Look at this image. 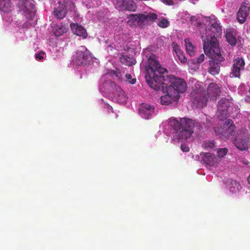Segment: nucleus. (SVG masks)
<instances>
[{"mask_svg":"<svg viewBox=\"0 0 250 250\" xmlns=\"http://www.w3.org/2000/svg\"><path fill=\"white\" fill-rule=\"evenodd\" d=\"M146 70V80L151 88L159 91L164 87V74L167 73V71L161 66L155 55L150 56L148 59Z\"/></svg>","mask_w":250,"mask_h":250,"instance_id":"nucleus-1","label":"nucleus"},{"mask_svg":"<svg viewBox=\"0 0 250 250\" xmlns=\"http://www.w3.org/2000/svg\"><path fill=\"white\" fill-rule=\"evenodd\" d=\"M204 50L210 60L209 61L208 72L212 75H216L219 73L220 70V64L225 60L221 54L220 48H212L208 46V43L204 45Z\"/></svg>","mask_w":250,"mask_h":250,"instance_id":"nucleus-2","label":"nucleus"},{"mask_svg":"<svg viewBox=\"0 0 250 250\" xmlns=\"http://www.w3.org/2000/svg\"><path fill=\"white\" fill-rule=\"evenodd\" d=\"M206 33L201 32V38L203 39V48L206 43L208 44V46L212 48H220L217 40V37L221 36L222 29L217 21L215 19L211 23V25L208 28L206 29Z\"/></svg>","mask_w":250,"mask_h":250,"instance_id":"nucleus-3","label":"nucleus"},{"mask_svg":"<svg viewBox=\"0 0 250 250\" xmlns=\"http://www.w3.org/2000/svg\"><path fill=\"white\" fill-rule=\"evenodd\" d=\"M181 128L177 135V139L183 140L189 138L193 134L195 127L193 120L187 118H181Z\"/></svg>","mask_w":250,"mask_h":250,"instance_id":"nucleus-4","label":"nucleus"},{"mask_svg":"<svg viewBox=\"0 0 250 250\" xmlns=\"http://www.w3.org/2000/svg\"><path fill=\"white\" fill-rule=\"evenodd\" d=\"M92 60L91 53L85 46H81L73 55V61L77 65L86 64Z\"/></svg>","mask_w":250,"mask_h":250,"instance_id":"nucleus-5","label":"nucleus"},{"mask_svg":"<svg viewBox=\"0 0 250 250\" xmlns=\"http://www.w3.org/2000/svg\"><path fill=\"white\" fill-rule=\"evenodd\" d=\"M190 97L191 102L198 108L205 107L208 100L203 87H200L197 90H194L191 93Z\"/></svg>","mask_w":250,"mask_h":250,"instance_id":"nucleus-6","label":"nucleus"},{"mask_svg":"<svg viewBox=\"0 0 250 250\" xmlns=\"http://www.w3.org/2000/svg\"><path fill=\"white\" fill-rule=\"evenodd\" d=\"M18 7L22 14L28 20L35 16L36 10L34 4L28 0H20Z\"/></svg>","mask_w":250,"mask_h":250,"instance_id":"nucleus-7","label":"nucleus"},{"mask_svg":"<svg viewBox=\"0 0 250 250\" xmlns=\"http://www.w3.org/2000/svg\"><path fill=\"white\" fill-rule=\"evenodd\" d=\"M233 144L241 150H244L250 147V135L248 132H240L234 138Z\"/></svg>","mask_w":250,"mask_h":250,"instance_id":"nucleus-8","label":"nucleus"},{"mask_svg":"<svg viewBox=\"0 0 250 250\" xmlns=\"http://www.w3.org/2000/svg\"><path fill=\"white\" fill-rule=\"evenodd\" d=\"M68 7L70 8V10H73L75 6L70 0H67L62 4L59 3V5L53 11L54 16L58 19H63L66 15Z\"/></svg>","mask_w":250,"mask_h":250,"instance_id":"nucleus-9","label":"nucleus"},{"mask_svg":"<svg viewBox=\"0 0 250 250\" xmlns=\"http://www.w3.org/2000/svg\"><path fill=\"white\" fill-rule=\"evenodd\" d=\"M186 83L183 79L174 78L171 80V84L167 86V89L173 93H184L187 88Z\"/></svg>","mask_w":250,"mask_h":250,"instance_id":"nucleus-10","label":"nucleus"},{"mask_svg":"<svg viewBox=\"0 0 250 250\" xmlns=\"http://www.w3.org/2000/svg\"><path fill=\"white\" fill-rule=\"evenodd\" d=\"M115 6L122 11L134 12L137 9V5L133 0H116Z\"/></svg>","mask_w":250,"mask_h":250,"instance_id":"nucleus-11","label":"nucleus"},{"mask_svg":"<svg viewBox=\"0 0 250 250\" xmlns=\"http://www.w3.org/2000/svg\"><path fill=\"white\" fill-rule=\"evenodd\" d=\"M164 88H167V94L161 97V103L164 105H168L171 103L172 101H176L178 100L179 98V95L176 93H173L171 91L167 89V87L166 84L164 83V87L161 88L162 90H164Z\"/></svg>","mask_w":250,"mask_h":250,"instance_id":"nucleus-12","label":"nucleus"},{"mask_svg":"<svg viewBox=\"0 0 250 250\" xmlns=\"http://www.w3.org/2000/svg\"><path fill=\"white\" fill-rule=\"evenodd\" d=\"M207 93L208 99L215 100L220 93V87L217 83H211L208 86Z\"/></svg>","mask_w":250,"mask_h":250,"instance_id":"nucleus-13","label":"nucleus"},{"mask_svg":"<svg viewBox=\"0 0 250 250\" xmlns=\"http://www.w3.org/2000/svg\"><path fill=\"white\" fill-rule=\"evenodd\" d=\"M155 107L149 104L143 103L141 104L139 109V113L141 117L146 119H149L153 113Z\"/></svg>","mask_w":250,"mask_h":250,"instance_id":"nucleus-14","label":"nucleus"},{"mask_svg":"<svg viewBox=\"0 0 250 250\" xmlns=\"http://www.w3.org/2000/svg\"><path fill=\"white\" fill-rule=\"evenodd\" d=\"M201 156H202L203 162L210 166L216 167L219 163L218 159L213 154L202 152Z\"/></svg>","mask_w":250,"mask_h":250,"instance_id":"nucleus-15","label":"nucleus"},{"mask_svg":"<svg viewBox=\"0 0 250 250\" xmlns=\"http://www.w3.org/2000/svg\"><path fill=\"white\" fill-rule=\"evenodd\" d=\"M224 131L222 132L223 135L225 137H229V136L234 135L236 127L233 123V122L230 120H228L223 125Z\"/></svg>","mask_w":250,"mask_h":250,"instance_id":"nucleus-16","label":"nucleus"},{"mask_svg":"<svg viewBox=\"0 0 250 250\" xmlns=\"http://www.w3.org/2000/svg\"><path fill=\"white\" fill-rule=\"evenodd\" d=\"M70 26L72 32L76 35L82 37L83 39H85L87 37L86 30L81 25L76 23H72Z\"/></svg>","mask_w":250,"mask_h":250,"instance_id":"nucleus-17","label":"nucleus"},{"mask_svg":"<svg viewBox=\"0 0 250 250\" xmlns=\"http://www.w3.org/2000/svg\"><path fill=\"white\" fill-rule=\"evenodd\" d=\"M249 8L246 6H241L237 13V19L240 23H243L248 16Z\"/></svg>","mask_w":250,"mask_h":250,"instance_id":"nucleus-18","label":"nucleus"},{"mask_svg":"<svg viewBox=\"0 0 250 250\" xmlns=\"http://www.w3.org/2000/svg\"><path fill=\"white\" fill-rule=\"evenodd\" d=\"M113 100L117 103L123 104L126 102L127 97L125 92L121 88L118 87L114 94Z\"/></svg>","mask_w":250,"mask_h":250,"instance_id":"nucleus-19","label":"nucleus"},{"mask_svg":"<svg viewBox=\"0 0 250 250\" xmlns=\"http://www.w3.org/2000/svg\"><path fill=\"white\" fill-rule=\"evenodd\" d=\"M128 18L138 25L145 24L144 14H130Z\"/></svg>","mask_w":250,"mask_h":250,"instance_id":"nucleus-20","label":"nucleus"},{"mask_svg":"<svg viewBox=\"0 0 250 250\" xmlns=\"http://www.w3.org/2000/svg\"><path fill=\"white\" fill-rule=\"evenodd\" d=\"M120 61L122 64L129 66L136 63V60L127 54H122L120 57Z\"/></svg>","mask_w":250,"mask_h":250,"instance_id":"nucleus-21","label":"nucleus"},{"mask_svg":"<svg viewBox=\"0 0 250 250\" xmlns=\"http://www.w3.org/2000/svg\"><path fill=\"white\" fill-rule=\"evenodd\" d=\"M12 3L10 0H0V10L5 13L11 11Z\"/></svg>","mask_w":250,"mask_h":250,"instance_id":"nucleus-22","label":"nucleus"},{"mask_svg":"<svg viewBox=\"0 0 250 250\" xmlns=\"http://www.w3.org/2000/svg\"><path fill=\"white\" fill-rule=\"evenodd\" d=\"M168 123L177 135L180 130H181V119L179 121L175 118L171 117L169 119Z\"/></svg>","mask_w":250,"mask_h":250,"instance_id":"nucleus-23","label":"nucleus"},{"mask_svg":"<svg viewBox=\"0 0 250 250\" xmlns=\"http://www.w3.org/2000/svg\"><path fill=\"white\" fill-rule=\"evenodd\" d=\"M67 31V28L65 25H55L53 26L52 32L57 37L61 36Z\"/></svg>","mask_w":250,"mask_h":250,"instance_id":"nucleus-24","label":"nucleus"},{"mask_svg":"<svg viewBox=\"0 0 250 250\" xmlns=\"http://www.w3.org/2000/svg\"><path fill=\"white\" fill-rule=\"evenodd\" d=\"M230 102L228 99L223 98L221 99L218 103L217 108L218 109H224L228 110L229 107L230 106Z\"/></svg>","mask_w":250,"mask_h":250,"instance_id":"nucleus-25","label":"nucleus"},{"mask_svg":"<svg viewBox=\"0 0 250 250\" xmlns=\"http://www.w3.org/2000/svg\"><path fill=\"white\" fill-rule=\"evenodd\" d=\"M185 45L187 52L190 56H193L195 55V47L191 43L188 38L185 40Z\"/></svg>","mask_w":250,"mask_h":250,"instance_id":"nucleus-26","label":"nucleus"},{"mask_svg":"<svg viewBox=\"0 0 250 250\" xmlns=\"http://www.w3.org/2000/svg\"><path fill=\"white\" fill-rule=\"evenodd\" d=\"M157 15L154 13L144 14L145 24H152L157 18Z\"/></svg>","mask_w":250,"mask_h":250,"instance_id":"nucleus-27","label":"nucleus"},{"mask_svg":"<svg viewBox=\"0 0 250 250\" xmlns=\"http://www.w3.org/2000/svg\"><path fill=\"white\" fill-rule=\"evenodd\" d=\"M229 114L230 113L228 110L224 109L220 110V109H218L216 112L217 117L221 121H223L228 118V117H229Z\"/></svg>","mask_w":250,"mask_h":250,"instance_id":"nucleus-28","label":"nucleus"},{"mask_svg":"<svg viewBox=\"0 0 250 250\" xmlns=\"http://www.w3.org/2000/svg\"><path fill=\"white\" fill-rule=\"evenodd\" d=\"M245 65V62L243 58L237 57L233 60V66L243 70Z\"/></svg>","mask_w":250,"mask_h":250,"instance_id":"nucleus-29","label":"nucleus"},{"mask_svg":"<svg viewBox=\"0 0 250 250\" xmlns=\"http://www.w3.org/2000/svg\"><path fill=\"white\" fill-rule=\"evenodd\" d=\"M157 25L161 28H165L169 26V21L167 19L162 17L158 19Z\"/></svg>","mask_w":250,"mask_h":250,"instance_id":"nucleus-30","label":"nucleus"},{"mask_svg":"<svg viewBox=\"0 0 250 250\" xmlns=\"http://www.w3.org/2000/svg\"><path fill=\"white\" fill-rule=\"evenodd\" d=\"M226 38L227 42L232 46L235 45L236 43L235 37L231 32H227Z\"/></svg>","mask_w":250,"mask_h":250,"instance_id":"nucleus-31","label":"nucleus"},{"mask_svg":"<svg viewBox=\"0 0 250 250\" xmlns=\"http://www.w3.org/2000/svg\"><path fill=\"white\" fill-rule=\"evenodd\" d=\"M242 69H239V68H236L234 66H232L231 68V71L230 74V77H234V78H239L240 77V71Z\"/></svg>","mask_w":250,"mask_h":250,"instance_id":"nucleus-32","label":"nucleus"},{"mask_svg":"<svg viewBox=\"0 0 250 250\" xmlns=\"http://www.w3.org/2000/svg\"><path fill=\"white\" fill-rule=\"evenodd\" d=\"M228 148L224 147L222 148H219L217 151V155L219 158H222L224 157L228 153Z\"/></svg>","mask_w":250,"mask_h":250,"instance_id":"nucleus-33","label":"nucleus"},{"mask_svg":"<svg viewBox=\"0 0 250 250\" xmlns=\"http://www.w3.org/2000/svg\"><path fill=\"white\" fill-rule=\"evenodd\" d=\"M125 81H127L130 84H134L136 83V80L135 78H132L131 74L126 73L125 75Z\"/></svg>","mask_w":250,"mask_h":250,"instance_id":"nucleus-34","label":"nucleus"},{"mask_svg":"<svg viewBox=\"0 0 250 250\" xmlns=\"http://www.w3.org/2000/svg\"><path fill=\"white\" fill-rule=\"evenodd\" d=\"M227 184L228 185H231L232 187H233L234 188H238L240 187V184L234 180L229 179L228 180Z\"/></svg>","mask_w":250,"mask_h":250,"instance_id":"nucleus-35","label":"nucleus"},{"mask_svg":"<svg viewBox=\"0 0 250 250\" xmlns=\"http://www.w3.org/2000/svg\"><path fill=\"white\" fill-rule=\"evenodd\" d=\"M177 58H178V59L179 60V61L182 62V63H185L187 62V58H186V57L185 56V55L183 54L182 51L180 53H178V54L177 55H176Z\"/></svg>","mask_w":250,"mask_h":250,"instance_id":"nucleus-36","label":"nucleus"},{"mask_svg":"<svg viewBox=\"0 0 250 250\" xmlns=\"http://www.w3.org/2000/svg\"><path fill=\"white\" fill-rule=\"evenodd\" d=\"M172 45L173 51L175 52L176 55H177L179 52L180 53L182 52L181 49L179 48V46L175 42H173Z\"/></svg>","mask_w":250,"mask_h":250,"instance_id":"nucleus-37","label":"nucleus"},{"mask_svg":"<svg viewBox=\"0 0 250 250\" xmlns=\"http://www.w3.org/2000/svg\"><path fill=\"white\" fill-rule=\"evenodd\" d=\"M44 52L42 51L39 53L36 54L35 58L37 60H42L43 59Z\"/></svg>","mask_w":250,"mask_h":250,"instance_id":"nucleus-38","label":"nucleus"},{"mask_svg":"<svg viewBox=\"0 0 250 250\" xmlns=\"http://www.w3.org/2000/svg\"><path fill=\"white\" fill-rule=\"evenodd\" d=\"M113 73L115 74V76L118 80H122V74L119 70L116 71H113Z\"/></svg>","mask_w":250,"mask_h":250,"instance_id":"nucleus-39","label":"nucleus"},{"mask_svg":"<svg viewBox=\"0 0 250 250\" xmlns=\"http://www.w3.org/2000/svg\"><path fill=\"white\" fill-rule=\"evenodd\" d=\"M181 149L183 152H188L189 150V147L185 144H182Z\"/></svg>","mask_w":250,"mask_h":250,"instance_id":"nucleus-40","label":"nucleus"},{"mask_svg":"<svg viewBox=\"0 0 250 250\" xmlns=\"http://www.w3.org/2000/svg\"><path fill=\"white\" fill-rule=\"evenodd\" d=\"M204 60H205V55L203 54H202L197 58V62L198 63H202L204 61Z\"/></svg>","mask_w":250,"mask_h":250,"instance_id":"nucleus-41","label":"nucleus"},{"mask_svg":"<svg viewBox=\"0 0 250 250\" xmlns=\"http://www.w3.org/2000/svg\"><path fill=\"white\" fill-rule=\"evenodd\" d=\"M161 1L168 5H172L174 4V2L172 0H161Z\"/></svg>","mask_w":250,"mask_h":250,"instance_id":"nucleus-42","label":"nucleus"},{"mask_svg":"<svg viewBox=\"0 0 250 250\" xmlns=\"http://www.w3.org/2000/svg\"><path fill=\"white\" fill-rule=\"evenodd\" d=\"M114 49V45H113L112 44L107 45L106 46V50L108 52H112Z\"/></svg>","mask_w":250,"mask_h":250,"instance_id":"nucleus-43","label":"nucleus"},{"mask_svg":"<svg viewBox=\"0 0 250 250\" xmlns=\"http://www.w3.org/2000/svg\"><path fill=\"white\" fill-rule=\"evenodd\" d=\"M245 101L246 102L250 103V96H247L245 98Z\"/></svg>","mask_w":250,"mask_h":250,"instance_id":"nucleus-44","label":"nucleus"},{"mask_svg":"<svg viewBox=\"0 0 250 250\" xmlns=\"http://www.w3.org/2000/svg\"><path fill=\"white\" fill-rule=\"evenodd\" d=\"M248 182L249 184L250 185V175L248 177Z\"/></svg>","mask_w":250,"mask_h":250,"instance_id":"nucleus-45","label":"nucleus"},{"mask_svg":"<svg viewBox=\"0 0 250 250\" xmlns=\"http://www.w3.org/2000/svg\"><path fill=\"white\" fill-rule=\"evenodd\" d=\"M214 145L213 144H211L210 147H213Z\"/></svg>","mask_w":250,"mask_h":250,"instance_id":"nucleus-46","label":"nucleus"}]
</instances>
